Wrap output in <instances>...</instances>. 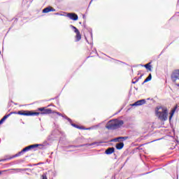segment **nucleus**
<instances>
[{
  "instance_id": "nucleus-1",
  "label": "nucleus",
  "mask_w": 179,
  "mask_h": 179,
  "mask_svg": "<svg viewBox=\"0 0 179 179\" xmlns=\"http://www.w3.org/2000/svg\"><path fill=\"white\" fill-rule=\"evenodd\" d=\"M122 125H124V120L113 119L106 123V128L110 131H114L118 129V128H121Z\"/></svg>"
},
{
  "instance_id": "nucleus-2",
  "label": "nucleus",
  "mask_w": 179,
  "mask_h": 179,
  "mask_svg": "<svg viewBox=\"0 0 179 179\" xmlns=\"http://www.w3.org/2000/svg\"><path fill=\"white\" fill-rule=\"evenodd\" d=\"M155 114L160 121H167V118L169 117V110H167V108L157 106L155 108Z\"/></svg>"
},
{
  "instance_id": "nucleus-3",
  "label": "nucleus",
  "mask_w": 179,
  "mask_h": 179,
  "mask_svg": "<svg viewBox=\"0 0 179 179\" xmlns=\"http://www.w3.org/2000/svg\"><path fill=\"white\" fill-rule=\"evenodd\" d=\"M83 24L84 29H86V30H87V31L90 32V36L91 37L90 43H89V41H87V38H86V37H85V40H86L87 43H88V44H90L91 45V48H93V31H92V28L88 27L87 25H86L85 20L83 22Z\"/></svg>"
},
{
  "instance_id": "nucleus-4",
  "label": "nucleus",
  "mask_w": 179,
  "mask_h": 179,
  "mask_svg": "<svg viewBox=\"0 0 179 179\" xmlns=\"http://www.w3.org/2000/svg\"><path fill=\"white\" fill-rule=\"evenodd\" d=\"M39 146H41V144L30 145L22 149V152L26 153V152H29V150H31V149H36V148H38Z\"/></svg>"
},
{
  "instance_id": "nucleus-5",
  "label": "nucleus",
  "mask_w": 179,
  "mask_h": 179,
  "mask_svg": "<svg viewBox=\"0 0 179 179\" xmlns=\"http://www.w3.org/2000/svg\"><path fill=\"white\" fill-rule=\"evenodd\" d=\"M39 146H41V144L30 145L22 149V152L26 153V152H29V150H31V149H36V148H38Z\"/></svg>"
},
{
  "instance_id": "nucleus-6",
  "label": "nucleus",
  "mask_w": 179,
  "mask_h": 179,
  "mask_svg": "<svg viewBox=\"0 0 179 179\" xmlns=\"http://www.w3.org/2000/svg\"><path fill=\"white\" fill-rule=\"evenodd\" d=\"M143 104H146V99H141L135 103L131 104L132 107L138 106H143Z\"/></svg>"
},
{
  "instance_id": "nucleus-7",
  "label": "nucleus",
  "mask_w": 179,
  "mask_h": 179,
  "mask_svg": "<svg viewBox=\"0 0 179 179\" xmlns=\"http://www.w3.org/2000/svg\"><path fill=\"white\" fill-rule=\"evenodd\" d=\"M67 17H69L71 20L76 21L78 19H79V17L77 15L76 13H69L67 14Z\"/></svg>"
},
{
  "instance_id": "nucleus-8",
  "label": "nucleus",
  "mask_w": 179,
  "mask_h": 179,
  "mask_svg": "<svg viewBox=\"0 0 179 179\" xmlns=\"http://www.w3.org/2000/svg\"><path fill=\"white\" fill-rule=\"evenodd\" d=\"M50 12H55V9L51 6H48L43 10V13H48Z\"/></svg>"
},
{
  "instance_id": "nucleus-9",
  "label": "nucleus",
  "mask_w": 179,
  "mask_h": 179,
  "mask_svg": "<svg viewBox=\"0 0 179 179\" xmlns=\"http://www.w3.org/2000/svg\"><path fill=\"white\" fill-rule=\"evenodd\" d=\"M115 152V148L114 147L108 148L105 150V155H113Z\"/></svg>"
},
{
  "instance_id": "nucleus-10",
  "label": "nucleus",
  "mask_w": 179,
  "mask_h": 179,
  "mask_svg": "<svg viewBox=\"0 0 179 179\" xmlns=\"http://www.w3.org/2000/svg\"><path fill=\"white\" fill-rule=\"evenodd\" d=\"M18 115H25L29 117V110H20L17 112Z\"/></svg>"
},
{
  "instance_id": "nucleus-11",
  "label": "nucleus",
  "mask_w": 179,
  "mask_h": 179,
  "mask_svg": "<svg viewBox=\"0 0 179 179\" xmlns=\"http://www.w3.org/2000/svg\"><path fill=\"white\" fill-rule=\"evenodd\" d=\"M70 124L72 127H73L74 128H76L77 129H87V130L92 129V128H90V127L85 129V128H83V127H80V126H79L76 124L72 123V120H71V122Z\"/></svg>"
},
{
  "instance_id": "nucleus-12",
  "label": "nucleus",
  "mask_w": 179,
  "mask_h": 179,
  "mask_svg": "<svg viewBox=\"0 0 179 179\" xmlns=\"http://www.w3.org/2000/svg\"><path fill=\"white\" fill-rule=\"evenodd\" d=\"M88 144H83V145H68L66 146V149H71V148H82L83 146H87Z\"/></svg>"
},
{
  "instance_id": "nucleus-13",
  "label": "nucleus",
  "mask_w": 179,
  "mask_h": 179,
  "mask_svg": "<svg viewBox=\"0 0 179 179\" xmlns=\"http://www.w3.org/2000/svg\"><path fill=\"white\" fill-rule=\"evenodd\" d=\"M45 114H52V110L48 108L44 109L43 112H41V115H45Z\"/></svg>"
},
{
  "instance_id": "nucleus-14",
  "label": "nucleus",
  "mask_w": 179,
  "mask_h": 179,
  "mask_svg": "<svg viewBox=\"0 0 179 179\" xmlns=\"http://www.w3.org/2000/svg\"><path fill=\"white\" fill-rule=\"evenodd\" d=\"M177 107L178 106H176L174 108L171 110L170 113V116H169V121H171V118H173V117L174 116V113H176V110H177Z\"/></svg>"
},
{
  "instance_id": "nucleus-15",
  "label": "nucleus",
  "mask_w": 179,
  "mask_h": 179,
  "mask_svg": "<svg viewBox=\"0 0 179 179\" xmlns=\"http://www.w3.org/2000/svg\"><path fill=\"white\" fill-rule=\"evenodd\" d=\"M24 153V151H23V150H22L20 152H19L18 153L15 154V155H13L10 159V160H12V159H15V157H19V156H20L21 155H23Z\"/></svg>"
},
{
  "instance_id": "nucleus-16",
  "label": "nucleus",
  "mask_w": 179,
  "mask_h": 179,
  "mask_svg": "<svg viewBox=\"0 0 179 179\" xmlns=\"http://www.w3.org/2000/svg\"><path fill=\"white\" fill-rule=\"evenodd\" d=\"M115 148L117 150H121L124 148V143L120 142L117 144H116Z\"/></svg>"
},
{
  "instance_id": "nucleus-17",
  "label": "nucleus",
  "mask_w": 179,
  "mask_h": 179,
  "mask_svg": "<svg viewBox=\"0 0 179 179\" xmlns=\"http://www.w3.org/2000/svg\"><path fill=\"white\" fill-rule=\"evenodd\" d=\"M139 65H141V66H144V68H145L148 71H152V66L150 65V62L145 65H142V64H139Z\"/></svg>"
},
{
  "instance_id": "nucleus-18",
  "label": "nucleus",
  "mask_w": 179,
  "mask_h": 179,
  "mask_svg": "<svg viewBox=\"0 0 179 179\" xmlns=\"http://www.w3.org/2000/svg\"><path fill=\"white\" fill-rule=\"evenodd\" d=\"M76 41H80V40L82 38V35L80 34V32H76Z\"/></svg>"
},
{
  "instance_id": "nucleus-19",
  "label": "nucleus",
  "mask_w": 179,
  "mask_h": 179,
  "mask_svg": "<svg viewBox=\"0 0 179 179\" xmlns=\"http://www.w3.org/2000/svg\"><path fill=\"white\" fill-rule=\"evenodd\" d=\"M41 115V112H32L29 110V117L34 116V115Z\"/></svg>"
},
{
  "instance_id": "nucleus-20",
  "label": "nucleus",
  "mask_w": 179,
  "mask_h": 179,
  "mask_svg": "<svg viewBox=\"0 0 179 179\" xmlns=\"http://www.w3.org/2000/svg\"><path fill=\"white\" fill-rule=\"evenodd\" d=\"M152 80V74L150 73L148 78L144 80V83H147V82H150Z\"/></svg>"
},
{
  "instance_id": "nucleus-21",
  "label": "nucleus",
  "mask_w": 179,
  "mask_h": 179,
  "mask_svg": "<svg viewBox=\"0 0 179 179\" xmlns=\"http://www.w3.org/2000/svg\"><path fill=\"white\" fill-rule=\"evenodd\" d=\"M120 142H124V141H127V139H129V136H120Z\"/></svg>"
},
{
  "instance_id": "nucleus-22",
  "label": "nucleus",
  "mask_w": 179,
  "mask_h": 179,
  "mask_svg": "<svg viewBox=\"0 0 179 179\" xmlns=\"http://www.w3.org/2000/svg\"><path fill=\"white\" fill-rule=\"evenodd\" d=\"M70 27L74 31V33L79 32V29H78V28H76L75 26L70 25Z\"/></svg>"
},
{
  "instance_id": "nucleus-23",
  "label": "nucleus",
  "mask_w": 179,
  "mask_h": 179,
  "mask_svg": "<svg viewBox=\"0 0 179 179\" xmlns=\"http://www.w3.org/2000/svg\"><path fill=\"white\" fill-rule=\"evenodd\" d=\"M110 142H121V138H120V137H117L110 140Z\"/></svg>"
},
{
  "instance_id": "nucleus-24",
  "label": "nucleus",
  "mask_w": 179,
  "mask_h": 179,
  "mask_svg": "<svg viewBox=\"0 0 179 179\" xmlns=\"http://www.w3.org/2000/svg\"><path fill=\"white\" fill-rule=\"evenodd\" d=\"M62 117H63V118H65V120H67V121H69V122H70V123H71L72 122V120L71 119V118H69V117H68V116H66V115H62Z\"/></svg>"
},
{
  "instance_id": "nucleus-25",
  "label": "nucleus",
  "mask_w": 179,
  "mask_h": 179,
  "mask_svg": "<svg viewBox=\"0 0 179 179\" xmlns=\"http://www.w3.org/2000/svg\"><path fill=\"white\" fill-rule=\"evenodd\" d=\"M9 117H10L9 114L6 115L3 117V120L5 121L7 118H9Z\"/></svg>"
},
{
  "instance_id": "nucleus-26",
  "label": "nucleus",
  "mask_w": 179,
  "mask_h": 179,
  "mask_svg": "<svg viewBox=\"0 0 179 179\" xmlns=\"http://www.w3.org/2000/svg\"><path fill=\"white\" fill-rule=\"evenodd\" d=\"M45 109V108H38V111H41V113H43L44 112V110Z\"/></svg>"
},
{
  "instance_id": "nucleus-27",
  "label": "nucleus",
  "mask_w": 179,
  "mask_h": 179,
  "mask_svg": "<svg viewBox=\"0 0 179 179\" xmlns=\"http://www.w3.org/2000/svg\"><path fill=\"white\" fill-rule=\"evenodd\" d=\"M142 76H143V74H141L138 78H136V82H139L140 79H142Z\"/></svg>"
},
{
  "instance_id": "nucleus-28",
  "label": "nucleus",
  "mask_w": 179,
  "mask_h": 179,
  "mask_svg": "<svg viewBox=\"0 0 179 179\" xmlns=\"http://www.w3.org/2000/svg\"><path fill=\"white\" fill-rule=\"evenodd\" d=\"M42 179H48V178H47V174L43 173V174L42 175Z\"/></svg>"
},
{
  "instance_id": "nucleus-29",
  "label": "nucleus",
  "mask_w": 179,
  "mask_h": 179,
  "mask_svg": "<svg viewBox=\"0 0 179 179\" xmlns=\"http://www.w3.org/2000/svg\"><path fill=\"white\" fill-rule=\"evenodd\" d=\"M96 143H99V142H94L91 144H88L89 146H93L94 145H96Z\"/></svg>"
},
{
  "instance_id": "nucleus-30",
  "label": "nucleus",
  "mask_w": 179,
  "mask_h": 179,
  "mask_svg": "<svg viewBox=\"0 0 179 179\" xmlns=\"http://www.w3.org/2000/svg\"><path fill=\"white\" fill-rule=\"evenodd\" d=\"M8 160H10V159L9 158L2 159H0V162H6Z\"/></svg>"
},
{
  "instance_id": "nucleus-31",
  "label": "nucleus",
  "mask_w": 179,
  "mask_h": 179,
  "mask_svg": "<svg viewBox=\"0 0 179 179\" xmlns=\"http://www.w3.org/2000/svg\"><path fill=\"white\" fill-rule=\"evenodd\" d=\"M55 15H56L57 16H64V15H62L59 13H55Z\"/></svg>"
},
{
  "instance_id": "nucleus-32",
  "label": "nucleus",
  "mask_w": 179,
  "mask_h": 179,
  "mask_svg": "<svg viewBox=\"0 0 179 179\" xmlns=\"http://www.w3.org/2000/svg\"><path fill=\"white\" fill-rule=\"evenodd\" d=\"M12 114H17V112H10L8 115L10 116Z\"/></svg>"
},
{
  "instance_id": "nucleus-33",
  "label": "nucleus",
  "mask_w": 179,
  "mask_h": 179,
  "mask_svg": "<svg viewBox=\"0 0 179 179\" xmlns=\"http://www.w3.org/2000/svg\"><path fill=\"white\" fill-rule=\"evenodd\" d=\"M44 130H45L44 127H43V126H41L40 131L43 132V131Z\"/></svg>"
},
{
  "instance_id": "nucleus-34",
  "label": "nucleus",
  "mask_w": 179,
  "mask_h": 179,
  "mask_svg": "<svg viewBox=\"0 0 179 179\" xmlns=\"http://www.w3.org/2000/svg\"><path fill=\"white\" fill-rule=\"evenodd\" d=\"M10 157H12V156L6 155L4 159H10Z\"/></svg>"
},
{
  "instance_id": "nucleus-35",
  "label": "nucleus",
  "mask_w": 179,
  "mask_h": 179,
  "mask_svg": "<svg viewBox=\"0 0 179 179\" xmlns=\"http://www.w3.org/2000/svg\"><path fill=\"white\" fill-rule=\"evenodd\" d=\"M134 79H136L135 81L132 80L131 83H133V85H135V83H137L138 81H136V78H134Z\"/></svg>"
},
{
  "instance_id": "nucleus-36",
  "label": "nucleus",
  "mask_w": 179,
  "mask_h": 179,
  "mask_svg": "<svg viewBox=\"0 0 179 179\" xmlns=\"http://www.w3.org/2000/svg\"><path fill=\"white\" fill-rule=\"evenodd\" d=\"M3 122H5V120L3 119V117L0 120V124H3Z\"/></svg>"
},
{
  "instance_id": "nucleus-37",
  "label": "nucleus",
  "mask_w": 179,
  "mask_h": 179,
  "mask_svg": "<svg viewBox=\"0 0 179 179\" xmlns=\"http://www.w3.org/2000/svg\"><path fill=\"white\" fill-rule=\"evenodd\" d=\"M56 114H57V115H59V117H62V113H59V112H57Z\"/></svg>"
},
{
  "instance_id": "nucleus-38",
  "label": "nucleus",
  "mask_w": 179,
  "mask_h": 179,
  "mask_svg": "<svg viewBox=\"0 0 179 179\" xmlns=\"http://www.w3.org/2000/svg\"><path fill=\"white\" fill-rule=\"evenodd\" d=\"M150 173H152V171L147 172V173H145L143 174V176H145V175H146V174H150Z\"/></svg>"
},
{
  "instance_id": "nucleus-39",
  "label": "nucleus",
  "mask_w": 179,
  "mask_h": 179,
  "mask_svg": "<svg viewBox=\"0 0 179 179\" xmlns=\"http://www.w3.org/2000/svg\"><path fill=\"white\" fill-rule=\"evenodd\" d=\"M17 170H19V171H24V169H17Z\"/></svg>"
},
{
  "instance_id": "nucleus-40",
  "label": "nucleus",
  "mask_w": 179,
  "mask_h": 179,
  "mask_svg": "<svg viewBox=\"0 0 179 179\" xmlns=\"http://www.w3.org/2000/svg\"><path fill=\"white\" fill-rule=\"evenodd\" d=\"M83 19H86V15H83Z\"/></svg>"
},
{
  "instance_id": "nucleus-41",
  "label": "nucleus",
  "mask_w": 179,
  "mask_h": 179,
  "mask_svg": "<svg viewBox=\"0 0 179 179\" xmlns=\"http://www.w3.org/2000/svg\"><path fill=\"white\" fill-rule=\"evenodd\" d=\"M17 22V18H16L14 21V23H16Z\"/></svg>"
},
{
  "instance_id": "nucleus-42",
  "label": "nucleus",
  "mask_w": 179,
  "mask_h": 179,
  "mask_svg": "<svg viewBox=\"0 0 179 179\" xmlns=\"http://www.w3.org/2000/svg\"><path fill=\"white\" fill-rule=\"evenodd\" d=\"M161 138H158L157 140L153 141V142H156V141H160Z\"/></svg>"
},
{
  "instance_id": "nucleus-43",
  "label": "nucleus",
  "mask_w": 179,
  "mask_h": 179,
  "mask_svg": "<svg viewBox=\"0 0 179 179\" xmlns=\"http://www.w3.org/2000/svg\"><path fill=\"white\" fill-rule=\"evenodd\" d=\"M145 81H143V82L141 83V85H145Z\"/></svg>"
},
{
  "instance_id": "nucleus-44",
  "label": "nucleus",
  "mask_w": 179,
  "mask_h": 179,
  "mask_svg": "<svg viewBox=\"0 0 179 179\" xmlns=\"http://www.w3.org/2000/svg\"><path fill=\"white\" fill-rule=\"evenodd\" d=\"M54 132H56V131H52V133L51 134L52 136L54 135Z\"/></svg>"
},
{
  "instance_id": "nucleus-45",
  "label": "nucleus",
  "mask_w": 179,
  "mask_h": 179,
  "mask_svg": "<svg viewBox=\"0 0 179 179\" xmlns=\"http://www.w3.org/2000/svg\"><path fill=\"white\" fill-rule=\"evenodd\" d=\"M93 2V0H91V1H90V3H92Z\"/></svg>"
},
{
  "instance_id": "nucleus-46",
  "label": "nucleus",
  "mask_w": 179,
  "mask_h": 179,
  "mask_svg": "<svg viewBox=\"0 0 179 179\" xmlns=\"http://www.w3.org/2000/svg\"><path fill=\"white\" fill-rule=\"evenodd\" d=\"M178 3H179V1H178L177 8H178Z\"/></svg>"
},
{
  "instance_id": "nucleus-47",
  "label": "nucleus",
  "mask_w": 179,
  "mask_h": 179,
  "mask_svg": "<svg viewBox=\"0 0 179 179\" xmlns=\"http://www.w3.org/2000/svg\"><path fill=\"white\" fill-rule=\"evenodd\" d=\"M176 148V147H174V148H171V149L173 150V149H175Z\"/></svg>"
},
{
  "instance_id": "nucleus-48",
  "label": "nucleus",
  "mask_w": 179,
  "mask_h": 179,
  "mask_svg": "<svg viewBox=\"0 0 179 179\" xmlns=\"http://www.w3.org/2000/svg\"><path fill=\"white\" fill-rule=\"evenodd\" d=\"M69 152H74V150H69Z\"/></svg>"
},
{
  "instance_id": "nucleus-49",
  "label": "nucleus",
  "mask_w": 179,
  "mask_h": 179,
  "mask_svg": "<svg viewBox=\"0 0 179 179\" xmlns=\"http://www.w3.org/2000/svg\"><path fill=\"white\" fill-rule=\"evenodd\" d=\"M8 107H10V104L8 103Z\"/></svg>"
},
{
  "instance_id": "nucleus-50",
  "label": "nucleus",
  "mask_w": 179,
  "mask_h": 179,
  "mask_svg": "<svg viewBox=\"0 0 179 179\" xmlns=\"http://www.w3.org/2000/svg\"><path fill=\"white\" fill-rule=\"evenodd\" d=\"M95 52L96 53L97 52V50L95 49Z\"/></svg>"
},
{
  "instance_id": "nucleus-51",
  "label": "nucleus",
  "mask_w": 179,
  "mask_h": 179,
  "mask_svg": "<svg viewBox=\"0 0 179 179\" xmlns=\"http://www.w3.org/2000/svg\"><path fill=\"white\" fill-rule=\"evenodd\" d=\"M14 104H15V106H17V103H14Z\"/></svg>"
},
{
  "instance_id": "nucleus-52",
  "label": "nucleus",
  "mask_w": 179,
  "mask_h": 179,
  "mask_svg": "<svg viewBox=\"0 0 179 179\" xmlns=\"http://www.w3.org/2000/svg\"><path fill=\"white\" fill-rule=\"evenodd\" d=\"M79 23H80V24H82V22H80Z\"/></svg>"
},
{
  "instance_id": "nucleus-53",
  "label": "nucleus",
  "mask_w": 179,
  "mask_h": 179,
  "mask_svg": "<svg viewBox=\"0 0 179 179\" xmlns=\"http://www.w3.org/2000/svg\"><path fill=\"white\" fill-rule=\"evenodd\" d=\"M10 103H13V101H10Z\"/></svg>"
},
{
  "instance_id": "nucleus-54",
  "label": "nucleus",
  "mask_w": 179,
  "mask_h": 179,
  "mask_svg": "<svg viewBox=\"0 0 179 179\" xmlns=\"http://www.w3.org/2000/svg\"><path fill=\"white\" fill-rule=\"evenodd\" d=\"M1 174H2V172L0 171V176H1Z\"/></svg>"
},
{
  "instance_id": "nucleus-55",
  "label": "nucleus",
  "mask_w": 179,
  "mask_h": 179,
  "mask_svg": "<svg viewBox=\"0 0 179 179\" xmlns=\"http://www.w3.org/2000/svg\"><path fill=\"white\" fill-rule=\"evenodd\" d=\"M99 143H103V142H99Z\"/></svg>"
},
{
  "instance_id": "nucleus-56",
  "label": "nucleus",
  "mask_w": 179,
  "mask_h": 179,
  "mask_svg": "<svg viewBox=\"0 0 179 179\" xmlns=\"http://www.w3.org/2000/svg\"><path fill=\"white\" fill-rule=\"evenodd\" d=\"M0 125H1V124L0 123Z\"/></svg>"
}]
</instances>
